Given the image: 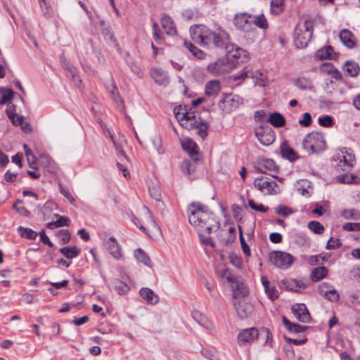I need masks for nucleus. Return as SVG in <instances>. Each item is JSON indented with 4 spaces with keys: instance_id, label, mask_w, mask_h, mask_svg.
Listing matches in <instances>:
<instances>
[{
    "instance_id": "1",
    "label": "nucleus",
    "mask_w": 360,
    "mask_h": 360,
    "mask_svg": "<svg viewBox=\"0 0 360 360\" xmlns=\"http://www.w3.org/2000/svg\"><path fill=\"white\" fill-rule=\"evenodd\" d=\"M191 35L193 41L209 48L225 46L226 58L229 61H234L235 65L248 58L246 51L230 43L229 34L221 28L212 31L206 26L197 25L191 29Z\"/></svg>"
},
{
    "instance_id": "2",
    "label": "nucleus",
    "mask_w": 360,
    "mask_h": 360,
    "mask_svg": "<svg viewBox=\"0 0 360 360\" xmlns=\"http://www.w3.org/2000/svg\"><path fill=\"white\" fill-rule=\"evenodd\" d=\"M187 212L189 223L196 229L202 243L214 247L210 234L212 231L219 229L220 224L217 217L210 211L207 206L200 202L191 203L188 206Z\"/></svg>"
},
{
    "instance_id": "3",
    "label": "nucleus",
    "mask_w": 360,
    "mask_h": 360,
    "mask_svg": "<svg viewBox=\"0 0 360 360\" xmlns=\"http://www.w3.org/2000/svg\"><path fill=\"white\" fill-rule=\"evenodd\" d=\"M176 118L181 127L188 130L195 129L196 134L204 139L207 136L208 124L206 122L197 117L193 111H188L186 108L181 111H174Z\"/></svg>"
},
{
    "instance_id": "4",
    "label": "nucleus",
    "mask_w": 360,
    "mask_h": 360,
    "mask_svg": "<svg viewBox=\"0 0 360 360\" xmlns=\"http://www.w3.org/2000/svg\"><path fill=\"white\" fill-rule=\"evenodd\" d=\"M217 272L222 278L229 283L233 290V299H236L239 296L245 297L248 294L249 290L241 281V278L234 275L229 269L224 267L219 269Z\"/></svg>"
},
{
    "instance_id": "5",
    "label": "nucleus",
    "mask_w": 360,
    "mask_h": 360,
    "mask_svg": "<svg viewBox=\"0 0 360 360\" xmlns=\"http://www.w3.org/2000/svg\"><path fill=\"white\" fill-rule=\"evenodd\" d=\"M302 146L309 154H316L325 150L326 142L323 134L312 131L304 137Z\"/></svg>"
},
{
    "instance_id": "6",
    "label": "nucleus",
    "mask_w": 360,
    "mask_h": 360,
    "mask_svg": "<svg viewBox=\"0 0 360 360\" xmlns=\"http://www.w3.org/2000/svg\"><path fill=\"white\" fill-rule=\"evenodd\" d=\"M312 37V23L304 20L300 22L294 32V43L298 49L305 48Z\"/></svg>"
},
{
    "instance_id": "7",
    "label": "nucleus",
    "mask_w": 360,
    "mask_h": 360,
    "mask_svg": "<svg viewBox=\"0 0 360 360\" xmlns=\"http://www.w3.org/2000/svg\"><path fill=\"white\" fill-rule=\"evenodd\" d=\"M337 170L349 172L354 167L355 156L350 148H342L333 156Z\"/></svg>"
},
{
    "instance_id": "8",
    "label": "nucleus",
    "mask_w": 360,
    "mask_h": 360,
    "mask_svg": "<svg viewBox=\"0 0 360 360\" xmlns=\"http://www.w3.org/2000/svg\"><path fill=\"white\" fill-rule=\"evenodd\" d=\"M132 221L135 226L148 235H149L148 231L154 232L160 231V227L153 219L152 214L147 207H143V208L142 217L139 219L133 217Z\"/></svg>"
},
{
    "instance_id": "9",
    "label": "nucleus",
    "mask_w": 360,
    "mask_h": 360,
    "mask_svg": "<svg viewBox=\"0 0 360 360\" xmlns=\"http://www.w3.org/2000/svg\"><path fill=\"white\" fill-rule=\"evenodd\" d=\"M243 104V98L238 95L224 94L219 101V108L224 112H231Z\"/></svg>"
},
{
    "instance_id": "10",
    "label": "nucleus",
    "mask_w": 360,
    "mask_h": 360,
    "mask_svg": "<svg viewBox=\"0 0 360 360\" xmlns=\"http://www.w3.org/2000/svg\"><path fill=\"white\" fill-rule=\"evenodd\" d=\"M234 68V61H229L228 59L224 57L210 63L207 66V70L214 75H222L229 73Z\"/></svg>"
},
{
    "instance_id": "11",
    "label": "nucleus",
    "mask_w": 360,
    "mask_h": 360,
    "mask_svg": "<svg viewBox=\"0 0 360 360\" xmlns=\"http://www.w3.org/2000/svg\"><path fill=\"white\" fill-rule=\"evenodd\" d=\"M254 185L259 191L266 195H276L280 192L278 184L268 177L256 178Z\"/></svg>"
},
{
    "instance_id": "12",
    "label": "nucleus",
    "mask_w": 360,
    "mask_h": 360,
    "mask_svg": "<svg viewBox=\"0 0 360 360\" xmlns=\"http://www.w3.org/2000/svg\"><path fill=\"white\" fill-rule=\"evenodd\" d=\"M271 262L278 268L287 269L292 264L295 258L289 253L275 251L271 254Z\"/></svg>"
},
{
    "instance_id": "13",
    "label": "nucleus",
    "mask_w": 360,
    "mask_h": 360,
    "mask_svg": "<svg viewBox=\"0 0 360 360\" xmlns=\"http://www.w3.org/2000/svg\"><path fill=\"white\" fill-rule=\"evenodd\" d=\"M259 141L264 146H270L275 141V133L269 126H259L255 130Z\"/></svg>"
},
{
    "instance_id": "14",
    "label": "nucleus",
    "mask_w": 360,
    "mask_h": 360,
    "mask_svg": "<svg viewBox=\"0 0 360 360\" xmlns=\"http://www.w3.org/2000/svg\"><path fill=\"white\" fill-rule=\"evenodd\" d=\"M243 297L239 296L238 298L234 299L233 305L238 316L241 319H246L253 313L254 307L251 303L243 299Z\"/></svg>"
},
{
    "instance_id": "15",
    "label": "nucleus",
    "mask_w": 360,
    "mask_h": 360,
    "mask_svg": "<svg viewBox=\"0 0 360 360\" xmlns=\"http://www.w3.org/2000/svg\"><path fill=\"white\" fill-rule=\"evenodd\" d=\"M318 292L324 299L336 302L340 300V294L335 287L328 282H322L318 286Z\"/></svg>"
},
{
    "instance_id": "16",
    "label": "nucleus",
    "mask_w": 360,
    "mask_h": 360,
    "mask_svg": "<svg viewBox=\"0 0 360 360\" xmlns=\"http://www.w3.org/2000/svg\"><path fill=\"white\" fill-rule=\"evenodd\" d=\"M233 22L237 29L243 32H250L252 30V15L246 13L236 14Z\"/></svg>"
},
{
    "instance_id": "17",
    "label": "nucleus",
    "mask_w": 360,
    "mask_h": 360,
    "mask_svg": "<svg viewBox=\"0 0 360 360\" xmlns=\"http://www.w3.org/2000/svg\"><path fill=\"white\" fill-rule=\"evenodd\" d=\"M259 335L258 330L254 327L242 330L238 335L237 340L240 346L251 344Z\"/></svg>"
},
{
    "instance_id": "18",
    "label": "nucleus",
    "mask_w": 360,
    "mask_h": 360,
    "mask_svg": "<svg viewBox=\"0 0 360 360\" xmlns=\"http://www.w3.org/2000/svg\"><path fill=\"white\" fill-rule=\"evenodd\" d=\"M105 250L116 259L122 257V251L118 241L114 237L106 238L103 240Z\"/></svg>"
},
{
    "instance_id": "19",
    "label": "nucleus",
    "mask_w": 360,
    "mask_h": 360,
    "mask_svg": "<svg viewBox=\"0 0 360 360\" xmlns=\"http://www.w3.org/2000/svg\"><path fill=\"white\" fill-rule=\"evenodd\" d=\"M295 317L301 322L307 323L311 319L310 314L304 304H296L292 307Z\"/></svg>"
},
{
    "instance_id": "20",
    "label": "nucleus",
    "mask_w": 360,
    "mask_h": 360,
    "mask_svg": "<svg viewBox=\"0 0 360 360\" xmlns=\"http://www.w3.org/2000/svg\"><path fill=\"white\" fill-rule=\"evenodd\" d=\"M40 165L45 168L48 172L56 174L58 172V167L55 161L46 154H40L39 156Z\"/></svg>"
},
{
    "instance_id": "21",
    "label": "nucleus",
    "mask_w": 360,
    "mask_h": 360,
    "mask_svg": "<svg viewBox=\"0 0 360 360\" xmlns=\"http://www.w3.org/2000/svg\"><path fill=\"white\" fill-rule=\"evenodd\" d=\"M319 71L321 74L328 75L336 80L342 78L341 72L330 63H323L320 66Z\"/></svg>"
},
{
    "instance_id": "22",
    "label": "nucleus",
    "mask_w": 360,
    "mask_h": 360,
    "mask_svg": "<svg viewBox=\"0 0 360 360\" xmlns=\"http://www.w3.org/2000/svg\"><path fill=\"white\" fill-rule=\"evenodd\" d=\"M150 75L154 82L159 85H167L169 83V77L167 72L161 68H153Z\"/></svg>"
},
{
    "instance_id": "23",
    "label": "nucleus",
    "mask_w": 360,
    "mask_h": 360,
    "mask_svg": "<svg viewBox=\"0 0 360 360\" xmlns=\"http://www.w3.org/2000/svg\"><path fill=\"white\" fill-rule=\"evenodd\" d=\"M161 25L167 35L174 36L176 34V25L170 16L167 15H162L161 18Z\"/></svg>"
},
{
    "instance_id": "24",
    "label": "nucleus",
    "mask_w": 360,
    "mask_h": 360,
    "mask_svg": "<svg viewBox=\"0 0 360 360\" xmlns=\"http://www.w3.org/2000/svg\"><path fill=\"white\" fill-rule=\"evenodd\" d=\"M181 146L183 149L188 153L193 160H198V146L194 141L190 139H185L181 141Z\"/></svg>"
},
{
    "instance_id": "25",
    "label": "nucleus",
    "mask_w": 360,
    "mask_h": 360,
    "mask_svg": "<svg viewBox=\"0 0 360 360\" xmlns=\"http://www.w3.org/2000/svg\"><path fill=\"white\" fill-rule=\"evenodd\" d=\"M261 281L269 298L272 301L276 300L279 296V293L275 285L271 284L266 276H262Z\"/></svg>"
},
{
    "instance_id": "26",
    "label": "nucleus",
    "mask_w": 360,
    "mask_h": 360,
    "mask_svg": "<svg viewBox=\"0 0 360 360\" xmlns=\"http://www.w3.org/2000/svg\"><path fill=\"white\" fill-rule=\"evenodd\" d=\"M221 89V86L219 80H210L205 84V95L209 97H215L219 94Z\"/></svg>"
},
{
    "instance_id": "27",
    "label": "nucleus",
    "mask_w": 360,
    "mask_h": 360,
    "mask_svg": "<svg viewBox=\"0 0 360 360\" xmlns=\"http://www.w3.org/2000/svg\"><path fill=\"white\" fill-rule=\"evenodd\" d=\"M315 57L319 60H333L337 58V54L331 46H326L319 49L316 52Z\"/></svg>"
},
{
    "instance_id": "28",
    "label": "nucleus",
    "mask_w": 360,
    "mask_h": 360,
    "mask_svg": "<svg viewBox=\"0 0 360 360\" xmlns=\"http://www.w3.org/2000/svg\"><path fill=\"white\" fill-rule=\"evenodd\" d=\"M140 296L148 304H155L159 301V297L150 288H142L139 290Z\"/></svg>"
},
{
    "instance_id": "29",
    "label": "nucleus",
    "mask_w": 360,
    "mask_h": 360,
    "mask_svg": "<svg viewBox=\"0 0 360 360\" xmlns=\"http://www.w3.org/2000/svg\"><path fill=\"white\" fill-rule=\"evenodd\" d=\"M342 43L349 49H352L355 46V40L353 34L347 30H343L339 34Z\"/></svg>"
},
{
    "instance_id": "30",
    "label": "nucleus",
    "mask_w": 360,
    "mask_h": 360,
    "mask_svg": "<svg viewBox=\"0 0 360 360\" xmlns=\"http://www.w3.org/2000/svg\"><path fill=\"white\" fill-rule=\"evenodd\" d=\"M281 287L291 291L298 292L300 288L304 287V285L295 279L286 278L281 281Z\"/></svg>"
},
{
    "instance_id": "31",
    "label": "nucleus",
    "mask_w": 360,
    "mask_h": 360,
    "mask_svg": "<svg viewBox=\"0 0 360 360\" xmlns=\"http://www.w3.org/2000/svg\"><path fill=\"white\" fill-rule=\"evenodd\" d=\"M328 270L325 266H319L314 268L310 274V279L312 282H318L321 279L327 277Z\"/></svg>"
},
{
    "instance_id": "32",
    "label": "nucleus",
    "mask_w": 360,
    "mask_h": 360,
    "mask_svg": "<svg viewBox=\"0 0 360 360\" xmlns=\"http://www.w3.org/2000/svg\"><path fill=\"white\" fill-rule=\"evenodd\" d=\"M345 72L347 76L356 77L360 71V68L358 63L353 61H347L343 67Z\"/></svg>"
},
{
    "instance_id": "33",
    "label": "nucleus",
    "mask_w": 360,
    "mask_h": 360,
    "mask_svg": "<svg viewBox=\"0 0 360 360\" xmlns=\"http://www.w3.org/2000/svg\"><path fill=\"white\" fill-rule=\"evenodd\" d=\"M259 170L262 173H266L267 172H277L278 171L277 165L271 159L264 160L259 163Z\"/></svg>"
},
{
    "instance_id": "34",
    "label": "nucleus",
    "mask_w": 360,
    "mask_h": 360,
    "mask_svg": "<svg viewBox=\"0 0 360 360\" xmlns=\"http://www.w3.org/2000/svg\"><path fill=\"white\" fill-rule=\"evenodd\" d=\"M134 257L136 259L147 266H152V262L149 256L141 248H138L134 251Z\"/></svg>"
},
{
    "instance_id": "35",
    "label": "nucleus",
    "mask_w": 360,
    "mask_h": 360,
    "mask_svg": "<svg viewBox=\"0 0 360 360\" xmlns=\"http://www.w3.org/2000/svg\"><path fill=\"white\" fill-rule=\"evenodd\" d=\"M60 252L68 259H73L79 255L80 250L75 246H68L60 248Z\"/></svg>"
},
{
    "instance_id": "36",
    "label": "nucleus",
    "mask_w": 360,
    "mask_h": 360,
    "mask_svg": "<svg viewBox=\"0 0 360 360\" xmlns=\"http://www.w3.org/2000/svg\"><path fill=\"white\" fill-rule=\"evenodd\" d=\"M268 120L275 127H281L285 124L284 117L278 112L271 113Z\"/></svg>"
},
{
    "instance_id": "37",
    "label": "nucleus",
    "mask_w": 360,
    "mask_h": 360,
    "mask_svg": "<svg viewBox=\"0 0 360 360\" xmlns=\"http://www.w3.org/2000/svg\"><path fill=\"white\" fill-rule=\"evenodd\" d=\"M70 220L66 217H59L58 219L55 221L49 222L47 224V228L54 229L61 226H68L70 225Z\"/></svg>"
},
{
    "instance_id": "38",
    "label": "nucleus",
    "mask_w": 360,
    "mask_h": 360,
    "mask_svg": "<svg viewBox=\"0 0 360 360\" xmlns=\"http://www.w3.org/2000/svg\"><path fill=\"white\" fill-rule=\"evenodd\" d=\"M283 325L290 332L300 333L304 330L305 327L297 323H292L286 317H283Z\"/></svg>"
},
{
    "instance_id": "39",
    "label": "nucleus",
    "mask_w": 360,
    "mask_h": 360,
    "mask_svg": "<svg viewBox=\"0 0 360 360\" xmlns=\"http://www.w3.org/2000/svg\"><path fill=\"white\" fill-rule=\"evenodd\" d=\"M253 24L263 30H266L269 27L267 20L263 14L252 15V25Z\"/></svg>"
},
{
    "instance_id": "40",
    "label": "nucleus",
    "mask_w": 360,
    "mask_h": 360,
    "mask_svg": "<svg viewBox=\"0 0 360 360\" xmlns=\"http://www.w3.org/2000/svg\"><path fill=\"white\" fill-rule=\"evenodd\" d=\"M284 10V0H271V11L274 14H279Z\"/></svg>"
},
{
    "instance_id": "41",
    "label": "nucleus",
    "mask_w": 360,
    "mask_h": 360,
    "mask_svg": "<svg viewBox=\"0 0 360 360\" xmlns=\"http://www.w3.org/2000/svg\"><path fill=\"white\" fill-rule=\"evenodd\" d=\"M185 46L193 53V55L198 59L204 58L205 53L200 50L198 47L195 46L191 42L185 41Z\"/></svg>"
},
{
    "instance_id": "42",
    "label": "nucleus",
    "mask_w": 360,
    "mask_h": 360,
    "mask_svg": "<svg viewBox=\"0 0 360 360\" xmlns=\"http://www.w3.org/2000/svg\"><path fill=\"white\" fill-rule=\"evenodd\" d=\"M342 216L346 219L358 220L360 219V212L355 209L345 210L342 212Z\"/></svg>"
},
{
    "instance_id": "43",
    "label": "nucleus",
    "mask_w": 360,
    "mask_h": 360,
    "mask_svg": "<svg viewBox=\"0 0 360 360\" xmlns=\"http://www.w3.org/2000/svg\"><path fill=\"white\" fill-rule=\"evenodd\" d=\"M18 230L22 237L27 239H34L37 236V232L31 229L19 226Z\"/></svg>"
},
{
    "instance_id": "44",
    "label": "nucleus",
    "mask_w": 360,
    "mask_h": 360,
    "mask_svg": "<svg viewBox=\"0 0 360 360\" xmlns=\"http://www.w3.org/2000/svg\"><path fill=\"white\" fill-rule=\"evenodd\" d=\"M0 92L1 94L0 98V105H4L9 101H11L13 98V92L11 89H4L1 88L0 89Z\"/></svg>"
},
{
    "instance_id": "45",
    "label": "nucleus",
    "mask_w": 360,
    "mask_h": 360,
    "mask_svg": "<svg viewBox=\"0 0 360 360\" xmlns=\"http://www.w3.org/2000/svg\"><path fill=\"white\" fill-rule=\"evenodd\" d=\"M308 228L316 234H321L324 231L323 226L317 221H311L308 223Z\"/></svg>"
},
{
    "instance_id": "46",
    "label": "nucleus",
    "mask_w": 360,
    "mask_h": 360,
    "mask_svg": "<svg viewBox=\"0 0 360 360\" xmlns=\"http://www.w3.org/2000/svg\"><path fill=\"white\" fill-rule=\"evenodd\" d=\"M275 212L282 217H288L294 213V210L285 205H278L275 208Z\"/></svg>"
},
{
    "instance_id": "47",
    "label": "nucleus",
    "mask_w": 360,
    "mask_h": 360,
    "mask_svg": "<svg viewBox=\"0 0 360 360\" xmlns=\"http://www.w3.org/2000/svg\"><path fill=\"white\" fill-rule=\"evenodd\" d=\"M281 153L283 158H285L290 161H294L297 158L295 151L288 147L282 148Z\"/></svg>"
},
{
    "instance_id": "48",
    "label": "nucleus",
    "mask_w": 360,
    "mask_h": 360,
    "mask_svg": "<svg viewBox=\"0 0 360 360\" xmlns=\"http://www.w3.org/2000/svg\"><path fill=\"white\" fill-rule=\"evenodd\" d=\"M297 86L302 89H306L311 87L312 82L309 78L300 77L296 81Z\"/></svg>"
},
{
    "instance_id": "49",
    "label": "nucleus",
    "mask_w": 360,
    "mask_h": 360,
    "mask_svg": "<svg viewBox=\"0 0 360 360\" xmlns=\"http://www.w3.org/2000/svg\"><path fill=\"white\" fill-rule=\"evenodd\" d=\"M115 287L119 295H126L129 291V287L120 281L115 283Z\"/></svg>"
},
{
    "instance_id": "50",
    "label": "nucleus",
    "mask_w": 360,
    "mask_h": 360,
    "mask_svg": "<svg viewBox=\"0 0 360 360\" xmlns=\"http://www.w3.org/2000/svg\"><path fill=\"white\" fill-rule=\"evenodd\" d=\"M149 193L150 196L157 201L158 205H163V202L161 201V193L159 188L150 187Z\"/></svg>"
},
{
    "instance_id": "51",
    "label": "nucleus",
    "mask_w": 360,
    "mask_h": 360,
    "mask_svg": "<svg viewBox=\"0 0 360 360\" xmlns=\"http://www.w3.org/2000/svg\"><path fill=\"white\" fill-rule=\"evenodd\" d=\"M356 176L353 174H345L337 176V181L342 184H352Z\"/></svg>"
},
{
    "instance_id": "52",
    "label": "nucleus",
    "mask_w": 360,
    "mask_h": 360,
    "mask_svg": "<svg viewBox=\"0 0 360 360\" xmlns=\"http://www.w3.org/2000/svg\"><path fill=\"white\" fill-rule=\"evenodd\" d=\"M108 89L115 102H118L121 100L117 88L113 81H111L110 85L108 87Z\"/></svg>"
},
{
    "instance_id": "53",
    "label": "nucleus",
    "mask_w": 360,
    "mask_h": 360,
    "mask_svg": "<svg viewBox=\"0 0 360 360\" xmlns=\"http://www.w3.org/2000/svg\"><path fill=\"white\" fill-rule=\"evenodd\" d=\"M341 246V243L339 239L330 238L326 246L327 250H335Z\"/></svg>"
},
{
    "instance_id": "54",
    "label": "nucleus",
    "mask_w": 360,
    "mask_h": 360,
    "mask_svg": "<svg viewBox=\"0 0 360 360\" xmlns=\"http://www.w3.org/2000/svg\"><path fill=\"white\" fill-rule=\"evenodd\" d=\"M319 124L321 126L328 127L333 124V118L329 115H326L324 117H321L318 120Z\"/></svg>"
},
{
    "instance_id": "55",
    "label": "nucleus",
    "mask_w": 360,
    "mask_h": 360,
    "mask_svg": "<svg viewBox=\"0 0 360 360\" xmlns=\"http://www.w3.org/2000/svg\"><path fill=\"white\" fill-rule=\"evenodd\" d=\"M248 205L250 207L251 209L261 212H266L268 210V207L264 206L262 204L257 205L255 203L253 200H248Z\"/></svg>"
},
{
    "instance_id": "56",
    "label": "nucleus",
    "mask_w": 360,
    "mask_h": 360,
    "mask_svg": "<svg viewBox=\"0 0 360 360\" xmlns=\"http://www.w3.org/2000/svg\"><path fill=\"white\" fill-rule=\"evenodd\" d=\"M240 242L241 248H242V250H243V252H244V254L246 256H250V254H251L250 250L249 248V246L246 243L245 238H243L242 231L240 229Z\"/></svg>"
},
{
    "instance_id": "57",
    "label": "nucleus",
    "mask_w": 360,
    "mask_h": 360,
    "mask_svg": "<svg viewBox=\"0 0 360 360\" xmlns=\"http://www.w3.org/2000/svg\"><path fill=\"white\" fill-rule=\"evenodd\" d=\"M342 229L347 231H360V223H346L342 226Z\"/></svg>"
},
{
    "instance_id": "58",
    "label": "nucleus",
    "mask_w": 360,
    "mask_h": 360,
    "mask_svg": "<svg viewBox=\"0 0 360 360\" xmlns=\"http://www.w3.org/2000/svg\"><path fill=\"white\" fill-rule=\"evenodd\" d=\"M59 189L60 192L70 203H73L75 202V198L71 192L69 190L65 189L60 184H59Z\"/></svg>"
},
{
    "instance_id": "59",
    "label": "nucleus",
    "mask_w": 360,
    "mask_h": 360,
    "mask_svg": "<svg viewBox=\"0 0 360 360\" xmlns=\"http://www.w3.org/2000/svg\"><path fill=\"white\" fill-rule=\"evenodd\" d=\"M65 70L70 73V75L72 77L75 83H77V82H80V80L77 75V70L73 65H72L70 63H68V67H65Z\"/></svg>"
},
{
    "instance_id": "60",
    "label": "nucleus",
    "mask_w": 360,
    "mask_h": 360,
    "mask_svg": "<svg viewBox=\"0 0 360 360\" xmlns=\"http://www.w3.org/2000/svg\"><path fill=\"white\" fill-rule=\"evenodd\" d=\"M22 205V201L20 200H18L13 204V207L20 214L27 215L28 212L25 209V207Z\"/></svg>"
},
{
    "instance_id": "61",
    "label": "nucleus",
    "mask_w": 360,
    "mask_h": 360,
    "mask_svg": "<svg viewBox=\"0 0 360 360\" xmlns=\"http://www.w3.org/2000/svg\"><path fill=\"white\" fill-rule=\"evenodd\" d=\"M110 136V139L112 140V142L114 145V147H115L117 154L123 156L124 158L127 159V157L124 150L122 149L121 144L116 142V141L113 139V137L111 134Z\"/></svg>"
},
{
    "instance_id": "62",
    "label": "nucleus",
    "mask_w": 360,
    "mask_h": 360,
    "mask_svg": "<svg viewBox=\"0 0 360 360\" xmlns=\"http://www.w3.org/2000/svg\"><path fill=\"white\" fill-rule=\"evenodd\" d=\"M311 123V116L309 112H304L303 119L299 120V124L304 127H309Z\"/></svg>"
},
{
    "instance_id": "63",
    "label": "nucleus",
    "mask_w": 360,
    "mask_h": 360,
    "mask_svg": "<svg viewBox=\"0 0 360 360\" xmlns=\"http://www.w3.org/2000/svg\"><path fill=\"white\" fill-rule=\"evenodd\" d=\"M58 236L60 238V240L63 244L68 243L70 240V234L68 230H61L58 233Z\"/></svg>"
},
{
    "instance_id": "64",
    "label": "nucleus",
    "mask_w": 360,
    "mask_h": 360,
    "mask_svg": "<svg viewBox=\"0 0 360 360\" xmlns=\"http://www.w3.org/2000/svg\"><path fill=\"white\" fill-rule=\"evenodd\" d=\"M153 29L154 39L158 43H160V41L162 40V33L159 30V26H158V23H156V22L153 23Z\"/></svg>"
}]
</instances>
